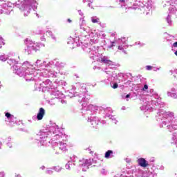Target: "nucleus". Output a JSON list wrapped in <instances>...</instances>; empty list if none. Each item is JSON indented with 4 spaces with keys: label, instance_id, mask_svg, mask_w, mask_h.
I'll list each match as a JSON object with an SVG mask.
<instances>
[{
    "label": "nucleus",
    "instance_id": "obj_1",
    "mask_svg": "<svg viewBox=\"0 0 177 177\" xmlns=\"http://www.w3.org/2000/svg\"><path fill=\"white\" fill-rule=\"evenodd\" d=\"M150 93L146 97H142L140 100V103L142 106L140 107L142 111H154L158 110L156 114L157 121H162L160 127H167L169 132H174L177 129V116L175 117L174 112L160 110L165 107V104L161 101V97L154 90L151 89Z\"/></svg>",
    "mask_w": 177,
    "mask_h": 177
},
{
    "label": "nucleus",
    "instance_id": "obj_2",
    "mask_svg": "<svg viewBox=\"0 0 177 177\" xmlns=\"http://www.w3.org/2000/svg\"><path fill=\"white\" fill-rule=\"evenodd\" d=\"M37 0H18L15 3L7 2L2 3L0 2V15L5 13L6 15H10V12L13 10L12 8H18L21 12H24V16L30 15L31 9L35 10L37 9Z\"/></svg>",
    "mask_w": 177,
    "mask_h": 177
},
{
    "label": "nucleus",
    "instance_id": "obj_3",
    "mask_svg": "<svg viewBox=\"0 0 177 177\" xmlns=\"http://www.w3.org/2000/svg\"><path fill=\"white\" fill-rule=\"evenodd\" d=\"M50 131L53 132L50 142L55 154H62L64 151H67V136L60 131L56 124L50 126Z\"/></svg>",
    "mask_w": 177,
    "mask_h": 177
},
{
    "label": "nucleus",
    "instance_id": "obj_4",
    "mask_svg": "<svg viewBox=\"0 0 177 177\" xmlns=\"http://www.w3.org/2000/svg\"><path fill=\"white\" fill-rule=\"evenodd\" d=\"M7 63L10 66H11V70L15 74H17L19 77H24L26 81L30 82L32 80H35V73H34V71L30 68L31 67L30 62L26 61L20 66H19V61H16V59L13 58H8Z\"/></svg>",
    "mask_w": 177,
    "mask_h": 177
},
{
    "label": "nucleus",
    "instance_id": "obj_5",
    "mask_svg": "<svg viewBox=\"0 0 177 177\" xmlns=\"http://www.w3.org/2000/svg\"><path fill=\"white\" fill-rule=\"evenodd\" d=\"M71 160H69L66 165L65 168L68 171H71L72 167H79V168H82V171L84 172H86L87 169H89V167L92 165L93 164H95L93 165V167H100L102 165V161L100 160L94 158L93 159H85L82 158V159H78L77 156H73L72 158H71Z\"/></svg>",
    "mask_w": 177,
    "mask_h": 177
},
{
    "label": "nucleus",
    "instance_id": "obj_6",
    "mask_svg": "<svg viewBox=\"0 0 177 177\" xmlns=\"http://www.w3.org/2000/svg\"><path fill=\"white\" fill-rule=\"evenodd\" d=\"M129 1V0H119L121 8H122V9H125V10H127V9H134L135 10L138 9L141 10L144 15H149L153 8L151 0H148L145 4L140 1H135L131 7L128 6Z\"/></svg>",
    "mask_w": 177,
    "mask_h": 177
},
{
    "label": "nucleus",
    "instance_id": "obj_7",
    "mask_svg": "<svg viewBox=\"0 0 177 177\" xmlns=\"http://www.w3.org/2000/svg\"><path fill=\"white\" fill-rule=\"evenodd\" d=\"M90 43H84V44L82 45V48L84 52L89 53L90 58L92 59V60H97L99 47L96 46L95 44L99 42V37L93 32L90 33Z\"/></svg>",
    "mask_w": 177,
    "mask_h": 177
},
{
    "label": "nucleus",
    "instance_id": "obj_8",
    "mask_svg": "<svg viewBox=\"0 0 177 177\" xmlns=\"http://www.w3.org/2000/svg\"><path fill=\"white\" fill-rule=\"evenodd\" d=\"M30 68L33 71V74H35V79L30 81H41L42 73L46 71L49 67V61H42L41 59H37L32 65L30 64Z\"/></svg>",
    "mask_w": 177,
    "mask_h": 177
},
{
    "label": "nucleus",
    "instance_id": "obj_9",
    "mask_svg": "<svg viewBox=\"0 0 177 177\" xmlns=\"http://www.w3.org/2000/svg\"><path fill=\"white\" fill-rule=\"evenodd\" d=\"M84 110H86V113L88 116V122H90L91 127L92 128H97L99 124H100V120H99V118L95 116H92L96 113L97 110V106L93 105V104H88L87 106L84 107Z\"/></svg>",
    "mask_w": 177,
    "mask_h": 177
},
{
    "label": "nucleus",
    "instance_id": "obj_10",
    "mask_svg": "<svg viewBox=\"0 0 177 177\" xmlns=\"http://www.w3.org/2000/svg\"><path fill=\"white\" fill-rule=\"evenodd\" d=\"M50 135L53 138V131L50 130V129H41L36 136V143H38L39 146H48V143H51L50 142H52V140L48 141V137L50 136Z\"/></svg>",
    "mask_w": 177,
    "mask_h": 177
},
{
    "label": "nucleus",
    "instance_id": "obj_11",
    "mask_svg": "<svg viewBox=\"0 0 177 177\" xmlns=\"http://www.w3.org/2000/svg\"><path fill=\"white\" fill-rule=\"evenodd\" d=\"M77 86H80V93L77 95L79 97H81L82 100H79V102L82 103V107H86L88 106V104L89 103V100H91V96L88 95H86V84H81V83H77Z\"/></svg>",
    "mask_w": 177,
    "mask_h": 177
},
{
    "label": "nucleus",
    "instance_id": "obj_12",
    "mask_svg": "<svg viewBox=\"0 0 177 177\" xmlns=\"http://www.w3.org/2000/svg\"><path fill=\"white\" fill-rule=\"evenodd\" d=\"M116 45L118 46V50H121L122 53L127 55V50H125L128 49L129 46L127 44V38H119L118 39H115L113 41H111V45L108 46V49H111V48H114Z\"/></svg>",
    "mask_w": 177,
    "mask_h": 177
},
{
    "label": "nucleus",
    "instance_id": "obj_13",
    "mask_svg": "<svg viewBox=\"0 0 177 177\" xmlns=\"http://www.w3.org/2000/svg\"><path fill=\"white\" fill-rule=\"evenodd\" d=\"M24 43L27 46V48H26L25 50L28 53V55L31 53V50H35L37 52V50H39L41 48L45 47V44L42 43H35L34 41L30 40L28 39H26L24 41Z\"/></svg>",
    "mask_w": 177,
    "mask_h": 177
},
{
    "label": "nucleus",
    "instance_id": "obj_14",
    "mask_svg": "<svg viewBox=\"0 0 177 177\" xmlns=\"http://www.w3.org/2000/svg\"><path fill=\"white\" fill-rule=\"evenodd\" d=\"M131 177H154L155 174L150 171H142V169L137 168L131 171Z\"/></svg>",
    "mask_w": 177,
    "mask_h": 177
},
{
    "label": "nucleus",
    "instance_id": "obj_15",
    "mask_svg": "<svg viewBox=\"0 0 177 177\" xmlns=\"http://www.w3.org/2000/svg\"><path fill=\"white\" fill-rule=\"evenodd\" d=\"M61 74V75H64L66 73L60 71H56L53 69L48 70V68L44 71V72L42 73L41 77H40L41 81H42V78H48L49 77H51V78H56L57 77V74Z\"/></svg>",
    "mask_w": 177,
    "mask_h": 177
},
{
    "label": "nucleus",
    "instance_id": "obj_16",
    "mask_svg": "<svg viewBox=\"0 0 177 177\" xmlns=\"http://www.w3.org/2000/svg\"><path fill=\"white\" fill-rule=\"evenodd\" d=\"M172 15H175L177 17V9L174 6H170L169 8V14L166 17V23L168 26H174V21L172 20Z\"/></svg>",
    "mask_w": 177,
    "mask_h": 177
},
{
    "label": "nucleus",
    "instance_id": "obj_17",
    "mask_svg": "<svg viewBox=\"0 0 177 177\" xmlns=\"http://www.w3.org/2000/svg\"><path fill=\"white\" fill-rule=\"evenodd\" d=\"M40 86V89L43 91V92H50L53 88V86L52 85V82L49 80H46L42 82L37 83Z\"/></svg>",
    "mask_w": 177,
    "mask_h": 177
},
{
    "label": "nucleus",
    "instance_id": "obj_18",
    "mask_svg": "<svg viewBox=\"0 0 177 177\" xmlns=\"http://www.w3.org/2000/svg\"><path fill=\"white\" fill-rule=\"evenodd\" d=\"M50 95L52 97L55 99H58V100H62L66 97V95L63 94L57 88H53L52 90L50 91Z\"/></svg>",
    "mask_w": 177,
    "mask_h": 177
},
{
    "label": "nucleus",
    "instance_id": "obj_19",
    "mask_svg": "<svg viewBox=\"0 0 177 177\" xmlns=\"http://www.w3.org/2000/svg\"><path fill=\"white\" fill-rule=\"evenodd\" d=\"M48 64L49 67H54L55 66V68H56V67H64V66H66L65 63L59 61V59L48 61Z\"/></svg>",
    "mask_w": 177,
    "mask_h": 177
},
{
    "label": "nucleus",
    "instance_id": "obj_20",
    "mask_svg": "<svg viewBox=\"0 0 177 177\" xmlns=\"http://www.w3.org/2000/svg\"><path fill=\"white\" fill-rule=\"evenodd\" d=\"M101 62L106 64L108 66V68H114V67H115V64H114V62L109 60V57H102Z\"/></svg>",
    "mask_w": 177,
    "mask_h": 177
},
{
    "label": "nucleus",
    "instance_id": "obj_21",
    "mask_svg": "<svg viewBox=\"0 0 177 177\" xmlns=\"http://www.w3.org/2000/svg\"><path fill=\"white\" fill-rule=\"evenodd\" d=\"M86 25V21H85L84 17H81L80 19V29L83 30V31H86V32H88V31H89V28H85L84 26Z\"/></svg>",
    "mask_w": 177,
    "mask_h": 177
},
{
    "label": "nucleus",
    "instance_id": "obj_22",
    "mask_svg": "<svg viewBox=\"0 0 177 177\" xmlns=\"http://www.w3.org/2000/svg\"><path fill=\"white\" fill-rule=\"evenodd\" d=\"M167 96L173 97L174 99H177V88L174 87L171 88L170 91L167 92Z\"/></svg>",
    "mask_w": 177,
    "mask_h": 177
},
{
    "label": "nucleus",
    "instance_id": "obj_23",
    "mask_svg": "<svg viewBox=\"0 0 177 177\" xmlns=\"http://www.w3.org/2000/svg\"><path fill=\"white\" fill-rule=\"evenodd\" d=\"M53 99H51L50 100L48 101V103L51 105V106H55V104H56V103H57V102H60V103H62V104H64L65 103H67V102L64 100H59L57 98H54L52 97Z\"/></svg>",
    "mask_w": 177,
    "mask_h": 177
},
{
    "label": "nucleus",
    "instance_id": "obj_24",
    "mask_svg": "<svg viewBox=\"0 0 177 177\" xmlns=\"http://www.w3.org/2000/svg\"><path fill=\"white\" fill-rule=\"evenodd\" d=\"M77 41L78 42H80V37H76L75 39L70 37L68 38V45H78V43L77 42Z\"/></svg>",
    "mask_w": 177,
    "mask_h": 177
},
{
    "label": "nucleus",
    "instance_id": "obj_25",
    "mask_svg": "<svg viewBox=\"0 0 177 177\" xmlns=\"http://www.w3.org/2000/svg\"><path fill=\"white\" fill-rule=\"evenodd\" d=\"M44 115H45V109L40 108L37 115L38 121H41L44 118Z\"/></svg>",
    "mask_w": 177,
    "mask_h": 177
},
{
    "label": "nucleus",
    "instance_id": "obj_26",
    "mask_svg": "<svg viewBox=\"0 0 177 177\" xmlns=\"http://www.w3.org/2000/svg\"><path fill=\"white\" fill-rule=\"evenodd\" d=\"M138 165L140 167H142V168H146L149 164L147 163V161L145 160V158H141L138 160Z\"/></svg>",
    "mask_w": 177,
    "mask_h": 177
},
{
    "label": "nucleus",
    "instance_id": "obj_27",
    "mask_svg": "<svg viewBox=\"0 0 177 177\" xmlns=\"http://www.w3.org/2000/svg\"><path fill=\"white\" fill-rule=\"evenodd\" d=\"M5 115L8 118L9 122L12 123L16 121V118H15V115L10 114V113L7 112Z\"/></svg>",
    "mask_w": 177,
    "mask_h": 177
},
{
    "label": "nucleus",
    "instance_id": "obj_28",
    "mask_svg": "<svg viewBox=\"0 0 177 177\" xmlns=\"http://www.w3.org/2000/svg\"><path fill=\"white\" fill-rule=\"evenodd\" d=\"M167 41H171L170 42L171 45L172 46L173 48H177V41L174 42L172 41L173 39H174V37L173 36L171 35H167V37H166Z\"/></svg>",
    "mask_w": 177,
    "mask_h": 177
},
{
    "label": "nucleus",
    "instance_id": "obj_29",
    "mask_svg": "<svg viewBox=\"0 0 177 177\" xmlns=\"http://www.w3.org/2000/svg\"><path fill=\"white\" fill-rule=\"evenodd\" d=\"M105 158H113L114 157V152L111 150H108L104 155Z\"/></svg>",
    "mask_w": 177,
    "mask_h": 177
},
{
    "label": "nucleus",
    "instance_id": "obj_30",
    "mask_svg": "<svg viewBox=\"0 0 177 177\" xmlns=\"http://www.w3.org/2000/svg\"><path fill=\"white\" fill-rule=\"evenodd\" d=\"M91 20L93 23H97V24H102L100 22V19L97 17V16H93L91 17Z\"/></svg>",
    "mask_w": 177,
    "mask_h": 177
},
{
    "label": "nucleus",
    "instance_id": "obj_31",
    "mask_svg": "<svg viewBox=\"0 0 177 177\" xmlns=\"http://www.w3.org/2000/svg\"><path fill=\"white\" fill-rule=\"evenodd\" d=\"M122 98L126 100L127 102H129V99H132V95H131V93H124L122 95Z\"/></svg>",
    "mask_w": 177,
    "mask_h": 177
},
{
    "label": "nucleus",
    "instance_id": "obj_32",
    "mask_svg": "<svg viewBox=\"0 0 177 177\" xmlns=\"http://www.w3.org/2000/svg\"><path fill=\"white\" fill-rule=\"evenodd\" d=\"M46 33V35H49L52 38V39H53V41H56V36L52 32V31L47 30Z\"/></svg>",
    "mask_w": 177,
    "mask_h": 177
},
{
    "label": "nucleus",
    "instance_id": "obj_33",
    "mask_svg": "<svg viewBox=\"0 0 177 177\" xmlns=\"http://www.w3.org/2000/svg\"><path fill=\"white\" fill-rule=\"evenodd\" d=\"M52 169H53V171H55V172H62L63 168L60 166H54L52 167Z\"/></svg>",
    "mask_w": 177,
    "mask_h": 177
},
{
    "label": "nucleus",
    "instance_id": "obj_34",
    "mask_svg": "<svg viewBox=\"0 0 177 177\" xmlns=\"http://www.w3.org/2000/svg\"><path fill=\"white\" fill-rule=\"evenodd\" d=\"M171 139L175 141V145L177 147V131L172 133Z\"/></svg>",
    "mask_w": 177,
    "mask_h": 177
},
{
    "label": "nucleus",
    "instance_id": "obj_35",
    "mask_svg": "<svg viewBox=\"0 0 177 177\" xmlns=\"http://www.w3.org/2000/svg\"><path fill=\"white\" fill-rule=\"evenodd\" d=\"M8 59H9V56H8L7 55H0V60L1 62H6V60H8Z\"/></svg>",
    "mask_w": 177,
    "mask_h": 177
},
{
    "label": "nucleus",
    "instance_id": "obj_36",
    "mask_svg": "<svg viewBox=\"0 0 177 177\" xmlns=\"http://www.w3.org/2000/svg\"><path fill=\"white\" fill-rule=\"evenodd\" d=\"M109 120H111L113 121V124H117V120H115V117H114L113 115H106Z\"/></svg>",
    "mask_w": 177,
    "mask_h": 177
},
{
    "label": "nucleus",
    "instance_id": "obj_37",
    "mask_svg": "<svg viewBox=\"0 0 177 177\" xmlns=\"http://www.w3.org/2000/svg\"><path fill=\"white\" fill-rule=\"evenodd\" d=\"M3 45H5L3 38H2V37L0 36V48H2V46H3Z\"/></svg>",
    "mask_w": 177,
    "mask_h": 177
},
{
    "label": "nucleus",
    "instance_id": "obj_38",
    "mask_svg": "<svg viewBox=\"0 0 177 177\" xmlns=\"http://www.w3.org/2000/svg\"><path fill=\"white\" fill-rule=\"evenodd\" d=\"M111 86L113 89H117V88H118V84L117 83H112L111 84Z\"/></svg>",
    "mask_w": 177,
    "mask_h": 177
},
{
    "label": "nucleus",
    "instance_id": "obj_39",
    "mask_svg": "<svg viewBox=\"0 0 177 177\" xmlns=\"http://www.w3.org/2000/svg\"><path fill=\"white\" fill-rule=\"evenodd\" d=\"M48 175H52L53 174V171L51 169H48L46 171Z\"/></svg>",
    "mask_w": 177,
    "mask_h": 177
},
{
    "label": "nucleus",
    "instance_id": "obj_40",
    "mask_svg": "<svg viewBox=\"0 0 177 177\" xmlns=\"http://www.w3.org/2000/svg\"><path fill=\"white\" fill-rule=\"evenodd\" d=\"M149 89V86L147 84H145L144 87L142 88V91L145 92Z\"/></svg>",
    "mask_w": 177,
    "mask_h": 177
},
{
    "label": "nucleus",
    "instance_id": "obj_41",
    "mask_svg": "<svg viewBox=\"0 0 177 177\" xmlns=\"http://www.w3.org/2000/svg\"><path fill=\"white\" fill-rule=\"evenodd\" d=\"M135 45H139L140 46H145V44L141 43L140 41H136Z\"/></svg>",
    "mask_w": 177,
    "mask_h": 177
},
{
    "label": "nucleus",
    "instance_id": "obj_42",
    "mask_svg": "<svg viewBox=\"0 0 177 177\" xmlns=\"http://www.w3.org/2000/svg\"><path fill=\"white\" fill-rule=\"evenodd\" d=\"M146 70H147L148 71H150L151 70H153V66L148 65L146 66Z\"/></svg>",
    "mask_w": 177,
    "mask_h": 177
},
{
    "label": "nucleus",
    "instance_id": "obj_43",
    "mask_svg": "<svg viewBox=\"0 0 177 177\" xmlns=\"http://www.w3.org/2000/svg\"><path fill=\"white\" fill-rule=\"evenodd\" d=\"M115 77H119V78H124V74L123 73H118V75H115Z\"/></svg>",
    "mask_w": 177,
    "mask_h": 177
},
{
    "label": "nucleus",
    "instance_id": "obj_44",
    "mask_svg": "<svg viewBox=\"0 0 177 177\" xmlns=\"http://www.w3.org/2000/svg\"><path fill=\"white\" fill-rule=\"evenodd\" d=\"M38 34H39L40 35H44L45 34V30H39Z\"/></svg>",
    "mask_w": 177,
    "mask_h": 177
},
{
    "label": "nucleus",
    "instance_id": "obj_45",
    "mask_svg": "<svg viewBox=\"0 0 177 177\" xmlns=\"http://www.w3.org/2000/svg\"><path fill=\"white\" fill-rule=\"evenodd\" d=\"M126 162H127L128 164H129V162H131V161H132V160L129 158H126L125 159Z\"/></svg>",
    "mask_w": 177,
    "mask_h": 177
},
{
    "label": "nucleus",
    "instance_id": "obj_46",
    "mask_svg": "<svg viewBox=\"0 0 177 177\" xmlns=\"http://www.w3.org/2000/svg\"><path fill=\"white\" fill-rule=\"evenodd\" d=\"M11 141L12 138L10 137H8L6 139V142H7V143H10Z\"/></svg>",
    "mask_w": 177,
    "mask_h": 177
},
{
    "label": "nucleus",
    "instance_id": "obj_47",
    "mask_svg": "<svg viewBox=\"0 0 177 177\" xmlns=\"http://www.w3.org/2000/svg\"><path fill=\"white\" fill-rule=\"evenodd\" d=\"M78 13H79L80 16H82V17H84V12H82V11L81 10H78Z\"/></svg>",
    "mask_w": 177,
    "mask_h": 177
},
{
    "label": "nucleus",
    "instance_id": "obj_48",
    "mask_svg": "<svg viewBox=\"0 0 177 177\" xmlns=\"http://www.w3.org/2000/svg\"><path fill=\"white\" fill-rule=\"evenodd\" d=\"M68 96H69V97H73V96H77V94H73V93H69Z\"/></svg>",
    "mask_w": 177,
    "mask_h": 177
},
{
    "label": "nucleus",
    "instance_id": "obj_49",
    "mask_svg": "<svg viewBox=\"0 0 177 177\" xmlns=\"http://www.w3.org/2000/svg\"><path fill=\"white\" fill-rule=\"evenodd\" d=\"M86 2H90L91 3H93V0H83L84 3H85Z\"/></svg>",
    "mask_w": 177,
    "mask_h": 177
},
{
    "label": "nucleus",
    "instance_id": "obj_50",
    "mask_svg": "<svg viewBox=\"0 0 177 177\" xmlns=\"http://www.w3.org/2000/svg\"><path fill=\"white\" fill-rule=\"evenodd\" d=\"M160 68H161L160 67V68L153 67L152 70H153V71H158V70H160Z\"/></svg>",
    "mask_w": 177,
    "mask_h": 177
},
{
    "label": "nucleus",
    "instance_id": "obj_51",
    "mask_svg": "<svg viewBox=\"0 0 177 177\" xmlns=\"http://www.w3.org/2000/svg\"><path fill=\"white\" fill-rule=\"evenodd\" d=\"M62 85H63L64 86H66V85H67V82H66L65 81L61 82Z\"/></svg>",
    "mask_w": 177,
    "mask_h": 177
},
{
    "label": "nucleus",
    "instance_id": "obj_52",
    "mask_svg": "<svg viewBox=\"0 0 177 177\" xmlns=\"http://www.w3.org/2000/svg\"><path fill=\"white\" fill-rule=\"evenodd\" d=\"M41 41H46V39H45V36H41L40 37Z\"/></svg>",
    "mask_w": 177,
    "mask_h": 177
},
{
    "label": "nucleus",
    "instance_id": "obj_53",
    "mask_svg": "<svg viewBox=\"0 0 177 177\" xmlns=\"http://www.w3.org/2000/svg\"><path fill=\"white\" fill-rule=\"evenodd\" d=\"M7 145L8 146V147H9L10 149H12V145L10 144V142H8V143H7Z\"/></svg>",
    "mask_w": 177,
    "mask_h": 177
},
{
    "label": "nucleus",
    "instance_id": "obj_54",
    "mask_svg": "<svg viewBox=\"0 0 177 177\" xmlns=\"http://www.w3.org/2000/svg\"><path fill=\"white\" fill-rule=\"evenodd\" d=\"M114 177H124V175H122V174H117Z\"/></svg>",
    "mask_w": 177,
    "mask_h": 177
},
{
    "label": "nucleus",
    "instance_id": "obj_55",
    "mask_svg": "<svg viewBox=\"0 0 177 177\" xmlns=\"http://www.w3.org/2000/svg\"><path fill=\"white\" fill-rule=\"evenodd\" d=\"M169 5H170L169 1H167V4H165V5L163 6V7L165 8V6H169Z\"/></svg>",
    "mask_w": 177,
    "mask_h": 177
},
{
    "label": "nucleus",
    "instance_id": "obj_56",
    "mask_svg": "<svg viewBox=\"0 0 177 177\" xmlns=\"http://www.w3.org/2000/svg\"><path fill=\"white\" fill-rule=\"evenodd\" d=\"M40 169H42V171H44V169H45V166H41V167H40Z\"/></svg>",
    "mask_w": 177,
    "mask_h": 177
},
{
    "label": "nucleus",
    "instance_id": "obj_57",
    "mask_svg": "<svg viewBox=\"0 0 177 177\" xmlns=\"http://www.w3.org/2000/svg\"><path fill=\"white\" fill-rule=\"evenodd\" d=\"M107 81H109V80H102V82H104L105 84H107Z\"/></svg>",
    "mask_w": 177,
    "mask_h": 177
},
{
    "label": "nucleus",
    "instance_id": "obj_58",
    "mask_svg": "<svg viewBox=\"0 0 177 177\" xmlns=\"http://www.w3.org/2000/svg\"><path fill=\"white\" fill-rule=\"evenodd\" d=\"M67 21H68V23H71L72 22L71 19H68Z\"/></svg>",
    "mask_w": 177,
    "mask_h": 177
},
{
    "label": "nucleus",
    "instance_id": "obj_59",
    "mask_svg": "<svg viewBox=\"0 0 177 177\" xmlns=\"http://www.w3.org/2000/svg\"><path fill=\"white\" fill-rule=\"evenodd\" d=\"M91 3H89L88 4V6L89 7V8H91V9L93 8V7L92 6H91Z\"/></svg>",
    "mask_w": 177,
    "mask_h": 177
},
{
    "label": "nucleus",
    "instance_id": "obj_60",
    "mask_svg": "<svg viewBox=\"0 0 177 177\" xmlns=\"http://www.w3.org/2000/svg\"><path fill=\"white\" fill-rule=\"evenodd\" d=\"M174 55H176V56H177V50L174 52Z\"/></svg>",
    "mask_w": 177,
    "mask_h": 177
},
{
    "label": "nucleus",
    "instance_id": "obj_61",
    "mask_svg": "<svg viewBox=\"0 0 177 177\" xmlns=\"http://www.w3.org/2000/svg\"><path fill=\"white\" fill-rule=\"evenodd\" d=\"M122 110H125V106H122Z\"/></svg>",
    "mask_w": 177,
    "mask_h": 177
},
{
    "label": "nucleus",
    "instance_id": "obj_62",
    "mask_svg": "<svg viewBox=\"0 0 177 177\" xmlns=\"http://www.w3.org/2000/svg\"><path fill=\"white\" fill-rule=\"evenodd\" d=\"M35 118H37L36 116H33V117H32V119H33V120H35Z\"/></svg>",
    "mask_w": 177,
    "mask_h": 177
},
{
    "label": "nucleus",
    "instance_id": "obj_63",
    "mask_svg": "<svg viewBox=\"0 0 177 177\" xmlns=\"http://www.w3.org/2000/svg\"><path fill=\"white\" fill-rule=\"evenodd\" d=\"M109 71H105V73H106V74H109Z\"/></svg>",
    "mask_w": 177,
    "mask_h": 177
},
{
    "label": "nucleus",
    "instance_id": "obj_64",
    "mask_svg": "<svg viewBox=\"0 0 177 177\" xmlns=\"http://www.w3.org/2000/svg\"><path fill=\"white\" fill-rule=\"evenodd\" d=\"M126 177H132V176H131V175L130 176H127Z\"/></svg>",
    "mask_w": 177,
    "mask_h": 177
}]
</instances>
